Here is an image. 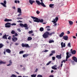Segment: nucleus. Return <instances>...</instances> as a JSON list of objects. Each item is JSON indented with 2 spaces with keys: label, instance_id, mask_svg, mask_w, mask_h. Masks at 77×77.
<instances>
[{
  "label": "nucleus",
  "instance_id": "6ab92c4d",
  "mask_svg": "<svg viewBox=\"0 0 77 77\" xmlns=\"http://www.w3.org/2000/svg\"><path fill=\"white\" fill-rule=\"evenodd\" d=\"M64 35V32H62L59 35L60 37L61 38L62 37H63V36Z\"/></svg>",
  "mask_w": 77,
  "mask_h": 77
},
{
  "label": "nucleus",
  "instance_id": "5fc2aeb1",
  "mask_svg": "<svg viewBox=\"0 0 77 77\" xmlns=\"http://www.w3.org/2000/svg\"><path fill=\"white\" fill-rule=\"evenodd\" d=\"M11 36H9V37H8V39L10 40L11 39Z\"/></svg>",
  "mask_w": 77,
  "mask_h": 77
},
{
  "label": "nucleus",
  "instance_id": "9b49d317",
  "mask_svg": "<svg viewBox=\"0 0 77 77\" xmlns=\"http://www.w3.org/2000/svg\"><path fill=\"white\" fill-rule=\"evenodd\" d=\"M23 27L25 28V29L26 30H27V29H29V27H28V26L26 23H25L24 24Z\"/></svg>",
  "mask_w": 77,
  "mask_h": 77
},
{
  "label": "nucleus",
  "instance_id": "f257e3e1",
  "mask_svg": "<svg viewBox=\"0 0 77 77\" xmlns=\"http://www.w3.org/2000/svg\"><path fill=\"white\" fill-rule=\"evenodd\" d=\"M31 17L32 18V19L34 20L33 21L34 22H37V23H39V22L40 23H43L44 21V20H43V19H39L38 18L33 17V16H31Z\"/></svg>",
  "mask_w": 77,
  "mask_h": 77
},
{
  "label": "nucleus",
  "instance_id": "72a5a7b5",
  "mask_svg": "<svg viewBox=\"0 0 77 77\" xmlns=\"http://www.w3.org/2000/svg\"><path fill=\"white\" fill-rule=\"evenodd\" d=\"M67 46L69 47H71V43H68L67 44Z\"/></svg>",
  "mask_w": 77,
  "mask_h": 77
},
{
  "label": "nucleus",
  "instance_id": "680f3d73",
  "mask_svg": "<svg viewBox=\"0 0 77 77\" xmlns=\"http://www.w3.org/2000/svg\"><path fill=\"white\" fill-rule=\"evenodd\" d=\"M19 44L18 43H16L15 44V45H19Z\"/></svg>",
  "mask_w": 77,
  "mask_h": 77
},
{
  "label": "nucleus",
  "instance_id": "4d7b16f0",
  "mask_svg": "<svg viewBox=\"0 0 77 77\" xmlns=\"http://www.w3.org/2000/svg\"><path fill=\"white\" fill-rule=\"evenodd\" d=\"M52 55H53V54L52 53H51L50 54L49 56H52Z\"/></svg>",
  "mask_w": 77,
  "mask_h": 77
},
{
  "label": "nucleus",
  "instance_id": "603ef678",
  "mask_svg": "<svg viewBox=\"0 0 77 77\" xmlns=\"http://www.w3.org/2000/svg\"><path fill=\"white\" fill-rule=\"evenodd\" d=\"M69 33H70V32L69 31H67V34H69Z\"/></svg>",
  "mask_w": 77,
  "mask_h": 77
},
{
  "label": "nucleus",
  "instance_id": "ddd939ff",
  "mask_svg": "<svg viewBox=\"0 0 77 77\" xmlns=\"http://www.w3.org/2000/svg\"><path fill=\"white\" fill-rule=\"evenodd\" d=\"M29 3L31 5H32L33 3H35V1L34 0H29Z\"/></svg>",
  "mask_w": 77,
  "mask_h": 77
},
{
  "label": "nucleus",
  "instance_id": "a211bd4d",
  "mask_svg": "<svg viewBox=\"0 0 77 77\" xmlns=\"http://www.w3.org/2000/svg\"><path fill=\"white\" fill-rule=\"evenodd\" d=\"M6 52L8 53H10L11 52V51L9 49H7L6 50Z\"/></svg>",
  "mask_w": 77,
  "mask_h": 77
},
{
  "label": "nucleus",
  "instance_id": "052dcab7",
  "mask_svg": "<svg viewBox=\"0 0 77 77\" xmlns=\"http://www.w3.org/2000/svg\"><path fill=\"white\" fill-rule=\"evenodd\" d=\"M69 57H66V60L65 61H67V59H68V58H69Z\"/></svg>",
  "mask_w": 77,
  "mask_h": 77
},
{
  "label": "nucleus",
  "instance_id": "39448f33",
  "mask_svg": "<svg viewBox=\"0 0 77 77\" xmlns=\"http://www.w3.org/2000/svg\"><path fill=\"white\" fill-rule=\"evenodd\" d=\"M23 47H28V48H30V47L29 46L28 44H24V43H22L21 45Z\"/></svg>",
  "mask_w": 77,
  "mask_h": 77
},
{
  "label": "nucleus",
  "instance_id": "79ce46f5",
  "mask_svg": "<svg viewBox=\"0 0 77 77\" xmlns=\"http://www.w3.org/2000/svg\"><path fill=\"white\" fill-rule=\"evenodd\" d=\"M37 77H42V75H37Z\"/></svg>",
  "mask_w": 77,
  "mask_h": 77
},
{
  "label": "nucleus",
  "instance_id": "0e129e2a",
  "mask_svg": "<svg viewBox=\"0 0 77 77\" xmlns=\"http://www.w3.org/2000/svg\"><path fill=\"white\" fill-rule=\"evenodd\" d=\"M73 38H74V39H76V37L75 36H73Z\"/></svg>",
  "mask_w": 77,
  "mask_h": 77
},
{
  "label": "nucleus",
  "instance_id": "473e14b6",
  "mask_svg": "<svg viewBox=\"0 0 77 77\" xmlns=\"http://www.w3.org/2000/svg\"><path fill=\"white\" fill-rule=\"evenodd\" d=\"M20 26L22 27H24V24L23 23H20Z\"/></svg>",
  "mask_w": 77,
  "mask_h": 77
},
{
  "label": "nucleus",
  "instance_id": "e433bc0d",
  "mask_svg": "<svg viewBox=\"0 0 77 77\" xmlns=\"http://www.w3.org/2000/svg\"><path fill=\"white\" fill-rule=\"evenodd\" d=\"M15 32L14 30H12L11 31V33L12 34H14V33H15Z\"/></svg>",
  "mask_w": 77,
  "mask_h": 77
},
{
  "label": "nucleus",
  "instance_id": "4be33fe9",
  "mask_svg": "<svg viewBox=\"0 0 77 77\" xmlns=\"http://www.w3.org/2000/svg\"><path fill=\"white\" fill-rule=\"evenodd\" d=\"M3 39H7V35H4L2 37Z\"/></svg>",
  "mask_w": 77,
  "mask_h": 77
},
{
  "label": "nucleus",
  "instance_id": "f3484780",
  "mask_svg": "<svg viewBox=\"0 0 77 77\" xmlns=\"http://www.w3.org/2000/svg\"><path fill=\"white\" fill-rule=\"evenodd\" d=\"M9 64L7 65V66H11L12 65V60H10L9 61Z\"/></svg>",
  "mask_w": 77,
  "mask_h": 77
},
{
  "label": "nucleus",
  "instance_id": "bb28decb",
  "mask_svg": "<svg viewBox=\"0 0 77 77\" xmlns=\"http://www.w3.org/2000/svg\"><path fill=\"white\" fill-rule=\"evenodd\" d=\"M14 3H18V4H20V2L19 1L15 0L14 1Z\"/></svg>",
  "mask_w": 77,
  "mask_h": 77
},
{
  "label": "nucleus",
  "instance_id": "aec40b11",
  "mask_svg": "<svg viewBox=\"0 0 77 77\" xmlns=\"http://www.w3.org/2000/svg\"><path fill=\"white\" fill-rule=\"evenodd\" d=\"M54 5L53 4H51L49 5V6L51 8H54Z\"/></svg>",
  "mask_w": 77,
  "mask_h": 77
},
{
  "label": "nucleus",
  "instance_id": "7ed1b4c3",
  "mask_svg": "<svg viewBox=\"0 0 77 77\" xmlns=\"http://www.w3.org/2000/svg\"><path fill=\"white\" fill-rule=\"evenodd\" d=\"M48 35H49V32H46L42 36L45 39H46L47 38H48Z\"/></svg>",
  "mask_w": 77,
  "mask_h": 77
},
{
  "label": "nucleus",
  "instance_id": "ea45409f",
  "mask_svg": "<svg viewBox=\"0 0 77 77\" xmlns=\"http://www.w3.org/2000/svg\"><path fill=\"white\" fill-rule=\"evenodd\" d=\"M36 13L38 14H39L40 13V12L39 11H36Z\"/></svg>",
  "mask_w": 77,
  "mask_h": 77
},
{
  "label": "nucleus",
  "instance_id": "5701e85b",
  "mask_svg": "<svg viewBox=\"0 0 77 77\" xmlns=\"http://www.w3.org/2000/svg\"><path fill=\"white\" fill-rule=\"evenodd\" d=\"M76 53V51L75 50H73L71 51V53L73 54H75Z\"/></svg>",
  "mask_w": 77,
  "mask_h": 77
},
{
  "label": "nucleus",
  "instance_id": "f03ea898",
  "mask_svg": "<svg viewBox=\"0 0 77 77\" xmlns=\"http://www.w3.org/2000/svg\"><path fill=\"white\" fill-rule=\"evenodd\" d=\"M43 1V0H40V1L41 2V3L39 1L37 0H36L35 2L38 5H41L43 7H46V6H45V4H44L43 3V1Z\"/></svg>",
  "mask_w": 77,
  "mask_h": 77
},
{
  "label": "nucleus",
  "instance_id": "49530a36",
  "mask_svg": "<svg viewBox=\"0 0 77 77\" xmlns=\"http://www.w3.org/2000/svg\"><path fill=\"white\" fill-rule=\"evenodd\" d=\"M50 63H51V61H50L48 63L46 64V65H49Z\"/></svg>",
  "mask_w": 77,
  "mask_h": 77
},
{
  "label": "nucleus",
  "instance_id": "338daca9",
  "mask_svg": "<svg viewBox=\"0 0 77 77\" xmlns=\"http://www.w3.org/2000/svg\"><path fill=\"white\" fill-rule=\"evenodd\" d=\"M63 65V63H61V65H60V66L61 67H62V66Z\"/></svg>",
  "mask_w": 77,
  "mask_h": 77
},
{
  "label": "nucleus",
  "instance_id": "4c0bfd02",
  "mask_svg": "<svg viewBox=\"0 0 77 77\" xmlns=\"http://www.w3.org/2000/svg\"><path fill=\"white\" fill-rule=\"evenodd\" d=\"M52 69H55V70L57 69V68L55 67L54 66L52 67Z\"/></svg>",
  "mask_w": 77,
  "mask_h": 77
},
{
  "label": "nucleus",
  "instance_id": "a18cd8bd",
  "mask_svg": "<svg viewBox=\"0 0 77 77\" xmlns=\"http://www.w3.org/2000/svg\"><path fill=\"white\" fill-rule=\"evenodd\" d=\"M16 24L15 23H13L11 24L12 26H16Z\"/></svg>",
  "mask_w": 77,
  "mask_h": 77
},
{
  "label": "nucleus",
  "instance_id": "423d86ee",
  "mask_svg": "<svg viewBox=\"0 0 77 77\" xmlns=\"http://www.w3.org/2000/svg\"><path fill=\"white\" fill-rule=\"evenodd\" d=\"M11 25V24L9 23H7L5 24V27L9 28V27H11V25Z\"/></svg>",
  "mask_w": 77,
  "mask_h": 77
},
{
  "label": "nucleus",
  "instance_id": "4468645a",
  "mask_svg": "<svg viewBox=\"0 0 77 77\" xmlns=\"http://www.w3.org/2000/svg\"><path fill=\"white\" fill-rule=\"evenodd\" d=\"M17 12H19V13H20V14H21L22 13L21 11V8H18L17 9Z\"/></svg>",
  "mask_w": 77,
  "mask_h": 77
},
{
  "label": "nucleus",
  "instance_id": "7c9ffc66",
  "mask_svg": "<svg viewBox=\"0 0 77 77\" xmlns=\"http://www.w3.org/2000/svg\"><path fill=\"white\" fill-rule=\"evenodd\" d=\"M40 30L41 32H42V31H43V30H44V28H43L42 27L40 28Z\"/></svg>",
  "mask_w": 77,
  "mask_h": 77
},
{
  "label": "nucleus",
  "instance_id": "6e6d98bb",
  "mask_svg": "<svg viewBox=\"0 0 77 77\" xmlns=\"http://www.w3.org/2000/svg\"><path fill=\"white\" fill-rule=\"evenodd\" d=\"M12 8L13 9H16L15 7V6L13 7H12Z\"/></svg>",
  "mask_w": 77,
  "mask_h": 77
},
{
  "label": "nucleus",
  "instance_id": "69168bd1",
  "mask_svg": "<svg viewBox=\"0 0 77 77\" xmlns=\"http://www.w3.org/2000/svg\"><path fill=\"white\" fill-rule=\"evenodd\" d=\"M23 70H24V71H25V70H26V68L24 67L23 68Z\"/></svg>",
  "mask_w": 77,
  "mask_h": 77
},
{
  "label": "nucleus",
  "instance_id": "cd10ccee",
  "mask_svg": "<svg viewBox=\"0 0 77 77\" xmlns=\"http://www.w3.org/2000/svg\"><path fill=\"white\" fill-rule=\"evenodd\" d=\"M54 33H55V32H52L50 34L49 33V35L50 36H52L53 34H54Z\"/></svg>",
  "mask_w": 77,
  "mask_h": 77
},
{
  "label": "nucleus",
  "instance_id": "0eeeda50",
  "mask_svg": "<svg viewBox=\"0 0 77 77\" xmlns=\"http://www.w3.org/2000/svg\"><path fill=\"white\" fill-rule=\"evenodd\" d=\"M1 4L4 7H5V8H6V1L5 0L4 1L3 3H1Z\"/></svg>",
  "mask_w": 77,
  "mask_h": 77
},
{
  "label": "nucleus",
  "instance_id": "f704fd0d",
  "mask_svg": "<svg viewBox=\"0 0 77 77\" xmlns=\"http://www.w3.org/2000/svg\"><path fill=\"white\" fill-rule=\"evenodd\" d=\"M52 42H54V40H51L49 41V43H52Z\"/></svg>",
  "mask_w": 77,
  "mask_h": 77
},
{
  "label": "nucleus",
  "instance_id": "6e6552de",
  "mask_svg": "<svg viewBox=\"0 0 77 77\" xmlns=\"http://www.w3.org/2000/svg\"><path fill=\"white\" fill-rule=\"evenodd\" d=\"M12 41L13 42H15L17 40H18V38L16 37H13V38H12Z\"/></svg>",
  "mask_w": 77,
  "mask_h": 77
},
{
  "label": "nucleus",
  "instance_id": "e2e57ef3",
  "mask_svg": "<svg viewBox=\"0 0 77 77\" xmlns=\"http://www.w3.org/2000/svg\"><path fill=\"white\" fill-rule=\"evenodd\" d=\"M47 30L48 31H50V30H51V29H50L48 28V29H47Z\"/></svg>",
  "mask_w": 77,
  "mask_h": 77
},
{
  "label": "nucleus",
  "instance_id": "b1692460",
  "mask_svg": "<svg viewBox=\"0 0 77 77\" xmlns=\"http://www.w3.org/2000/svg\"><path fill=\"white\" fill-rule=\"evenodd\" d=\"M29 56V54H25L23 55V57H27Z\"/></svg>",
  "mask_w": 77,
  "mask_h": 77
},
{
  "label": "nucleus",
  "instance_id": "20e7f679",
  "mask_svg": "<svg viewBox=\"0 0 77 77\" xmlns=\"http://www.w3.org/2000/svg\"><path fill=\"white\" fill-rule=\"evenodd\" d=\"M59 20V18L58 17H56L55 19H53V20L51 21V22L54 23V24H55L57 20Z\"/></svg>",
  "mask_w": 77,
  "mask_h": 77
},
{
  "label": "nucleus",
  "instance_id": "774afa93",
  "mask_svg": "<svg viewBox=\"0 0 77 77\" xmlns=\"http://www.w3.org/2000/svg\"><path fill=\"white\" fill-rule=\"evenodd\" d=\"M49 77H53V75H51Z\"/></svg>",
  "mask_w": 77,
  "mask_h": 77
},
{
  "label": "nucleus",
  "instance_id": "13d9d810",
  "mask_svg": "<svg viewBox=\"0 0 77 77\" xmlns=\"http://www.w3.org/2000/svg\"><path fill=\"white\" fill-rule=\"evenodd\" d=\"M20 15H21V13L20 14H19L18 15V17H20Z\"/></svg>",
  "mask_w": 77,
  "mask_h": 77
},
{
  "label": "nucleus",
  "instance_id": "393cba45",
  "mask_svg": "<svg viewBox=\"0 0 77 77\" xmlns=\"http://www.w3.org/2000/svg\"><path fill=\"white\" fill-rule=\"evenodd\" d=\"M69 22L70 25H72L73 24V22L72 21H69Z\"/></svg>",
  "mask_w": 77,
  "mask_h": 77
},
{
  "label": "nucleus",
  "instance_id": "a878e982",
  "mask_svg": "<svg viewBox=\"0 0 77 77\" xmlns=\"http://www.w3.org/2000/svg\"><path fill=\"white\" fill-rule=\"evenodd\" d=\"M32 39V38L30 37H28L27 39L28 41H31Z\"/></svg>",
  "mask_w": 77,
  "mask_h": 77
},
{
  "label": "nucleus",
  "instance_id": "864d4df0",
  "mask_svg": "<svg viewBox=\"0 0 77 77\" xmlns=\"http://www.w3.org/2000/svg\"><path fill=\"white\" fill-rule=\"evenodd\" d=\"M38 69L36 68L35 70V72H38Z\"/></svg>",
  "mask_w": 77,
  "mask_h": 77
},
{
  "label": "nucleus",
  "instance_id": "f8f14e48",
  "mask_svg": "<svg viewBox=\"0 0 77 77\" xmlns=\"http://www.w3.org/2000/svg\"><path fill=\"white\" fill-rule=\"evenodd\" d=\"M61 56V54H60V55H57L56 56V57L58 59H62V57Z\"/></svg>",
  "mask_w": 77,
  "mask_h": 77
},
{
  "label": "nucleus",
  "instance_id": "dca6fc26",
  "mask_svg": "<svg viewBox=\"0 0 77 77\" xmlns=\"http://www.w3.org/2000/svg\"><path fill=\"white\" fill-rule=\"evenodd\" d=\"M12 21L11 19H9L6 18L4 20V21L7 22H8V21Z\"/></svg>",
  "mask_w": 77,
  "mask_h": 77
},
{
  "label": "nucleus",
  "instance_id": "9d476101",
  "mask_svg": "<svg viewBox=\"0 0 77 77\" xmlns=\"http://www.w3.org/2000/svg\"><path fill=\"white\" fill-rule=\"evenodd\" d=\"M61 48H62L63 47H65V43H63V42H61Z\"/></svg>",
  "mask_w": 77,
  "mask_h": 77
},
{
  "label": "nucleus",
  "instance_id": "c756f323",
  "mask_svg": "<svg viewBox=\"0 0 77 77\" xmlns=\"http://www.w3.org/2000/svg\"><path fill=\"white\" fill-rule=\"evenodd\" d=\"M66 54L67 55L66 57H70V56H69V55H68L69 54V53L68 52H67L66 53Z\"/></svg>",
  "mask_w": 77,
  "mask_h": 77
},
{
  "label": "nucleus",
  "instance_id": "1a4fd4ad",
  "mask_svg": "<svg viewBox=\"0 0 77 77\" xmlns=\"http://www.w3.org/2000/svg\"><path fill=\"white\" fill-rule=\"evenodd\" d=\"M63 39L65 40V41H67L68 39V36L67 35H65L63 36Z\"/></svg>",
  "mask_w": 77,
  "mask_h": 77
},
{
  "label": "nucleus",
  "instance_id": "09e8293b",
  "mask_svg": "<svg viewBox=\"0 0 77 77\" xmlns=\"http://www.w3.org/2000/svg\"><path fill=\"white\" fill-rule=\"evenodd\" d=\"M48 50H45V51H43V52H48Z\"/></svg>",
  "mask_w": 77,
  "mask_h": 77
},
{
  "label": "nucleus",
  "instance_id": "c85d7f7f",
  "mask_svg": "<svg viewBox=\"0 0 77 77\" xmlns=\"http://www.w3.org/2000/svg\"><path fill=\"white\" fill-rule=\"evenodd\" d=\"M4 46V45L2 44H0V48H2V47H3Z\"/></svg>",
  "mask_w": 77,
  "mask_h": 77
},
{
  "label": "nucleus",
  "instance_id": "37998d69",
  "mask_svg": "<svg viewBox=\"0 0 77 77\" xmlns=\"http://www.w3.org/2000/svg\"><path fill=\"white\" fill-rule=\"evenodd\" d=\"M33 33V31H30L29 32V34H31V33Z\"/></svg>",
  "mask_w": 77,
  "mask_h": 77
},
{
  "label": "nucleus",
  "instance_id": "bf43d9fd",
  "mask_svg": "<svg viewBox=\"0 0 77 77\" xmlns=\"http://www.w3.org/2000/svg\"><path fill=\"white\" fill-rule=\"evenodd\" d=\"M14 35L16 36H18V34L17 33H15Z\"/></svg>",
  "mask_w": 77,
  "mask_h": 77
},
{
  "label": "nucleus",
  "instance_id": "de8ad7c7",
  "mask_svg": "<svg viewBox=\"0 0 77 77\" xmlns=\"http://www.w3.org/2000/svg\"><path fill=\"white\" fill-rule=\"evenodd\" d=\"M52 59L53 60H55V57H52Z\"/></svg>",
  "mask_w": 77,
  "mask_h": 77
},
{
  "label": "nucleus",
  "instance_id": "2f4dec72",
  "mask_svg": "<svg viewBox=\"0 0 77 77\" xmlns=\"http://www.w3.org/2000/svg\"><path fill=\"white\" fill-rule=\"evenodd\" d=\"M36 74H33L31 75V77H36Z\"/></svg>",
  "mask_w": 77,
  "mask_h": 77
},
{
  "label": "nucleus",
  "instance_id": "3c124183",
  "mask_svg": "<svg viewBox=\"0 0 77 77\" xmlns=\"http://www.w3.org/2000/svg\"><path fill=\"white\" fill-rule=\"evenodd\" d=\"M49 27H50V26H47L46 27V29H49Z\"/></svg>",
  "mask_w": 77,
  "mask_h": 77
},
{
  "label": "nucleus",
  "instance_id": "c03bdc74",
  "mask_svg": "<svg viewBox=\"0 0 77 77\" xmlns=\"http://www.w3.org/2000/svg\"><path fill=\"white\" fill-rule=\"evenodd\" d=\"M17 30L18 32H21V30L19 29H17Z\"/></svg>",
  "mask_w": 77,
  "mask_h": 77
},
{
  "label": "nucleus",
  "instance_id": "a19ab883",
  "mask_svg": "<svg viewBox=\"0 0 77 77\" xmlns=\"http://www.w3.org/2000/svg\"><path fill=\"white\" fill-rule=\"evenodd\" d=\"M17 20H22L23 19V18L21 17H17Z\"/></svg>",
  "mask_w": 77,
  "mask_h": 77
},
{
  "label": "nucleus",
  "instance_id": "412c9836",
  "mask_svg": "<svg viewBox=\"0 0 77 77\" xmlns=\"http://www.w3.org/2000/svg\"><path fill=\"white\" fill-rule=\"evenodd\" d=\"M5 64L6 62H4L2 60H0V65H2V64Z\"/></svg>",
  "mask_w": 77,
  "mask_h": 77
},
{
  "label": "nucleus",
  "instance_id": "8fccbe9b",
  "mask_svg": "<svg viewBox=\"0 0 77 77\" xmlns=\"http://www.w3.org/2000/svg\"><path fill=\"white\" fill-rule=\"evenodd\" d=\"M51 53H55V51H51Z\"/></svg>",
  "mask_w": 77,
  "mask_h": 77
},
{
  "label": "nucleus",
  "instance_id": "2eb2a0df",
  "mask_svg": "<svg viewBox=\"0 0 77 77\" xmlns=\"http://www.w3.org/2000/svg\"><path fill=\"white\" fill-rule=\"evenodd\" d=\"M73 59L75 62H77V59L76 57H73Z\"/></svg>",
  "mask_w": 77,
  "mask_h": 77
},
{
  "label": "nucleus",
  "instance_id": "c9c22d12",
  "mask_svg": "<svg viewBox=\"0 0 77 77\" xmlns=\"http://www.w3.org/2000/svg\"><path fill=\"white\" fill-rule=\"evenodd\" d=\"M23 53H24V51H21L19 52V54H23Z\"/></svg>",
  "mask_w": 77,
  "mask_h": 77
},
{
  "label": "nucleus",
  "instance_id": "58836bf2",
  "mask_svg": "<svg viewBox=\"0 0 77 77\" xmlns=\"http://www.w3.org/2000/svg\"><path fill=\"white\" fill-rule=\"evenodd\" d=\"M11 77H17V76L14 74H13L11 76Z\"/></svg>",
  "mask_w": 77,
  "mask_h": 77
}]
</instances>
